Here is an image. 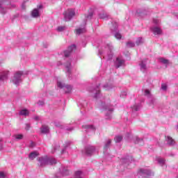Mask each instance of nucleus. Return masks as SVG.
Listing matches in <instances>:
<instances>
[{"label": "nucleus", "mask_w": 178, "mask_h": 178, "mask_svg": "<svg viewBox=\"0 0 178 178\" xmlns=\"http://www.w3.org/2000/svg\"><path fill=\"white\" fill-rule=\"evenodd\" d=\"M38 166L40 168H44V166H47V165H55L56 164V159L48 156H42L38 157Z\"/></svg>", "instance_id": "1"}, {"label": "nucleus", "mask_w": 178, "mask_h": 178, "mask_svg": "<svg viewBox=\"0 0 178 178\" xmlns=\"http://www.w3.org/2000/svg\"><path fill=\"white\" fill-rule=\"evenodd\" d=\"M111 34L117 40H122V34L119 33V29H118V23L114 22H112V26H111Z\"/></svg>", "instance_id": "2"}, {"label": "nucleus", "mask_w": 178, "mask_h": 178, "mask_svg": "<svg viewBox=\"0 0 178 178\" xmlns=\"http://www.w3.org/2000/svg\"><path fill=\"white\" fill-rule=\"evenodd\" d=\"M23 76V72L18 71L14 74L13 77L11 79L12 83L15 86H20V83H22V76Z\"/></svg>", "instance_id": "3"}, {"label": "nucleus", "mask_w": 178, "mask_h": 178, "mask_svg": "<svg viewBox=\"0 0 178 178\" xmlns=\"http://www.w3.org/2000/svg\"><path fill=\"white\" fill-rule=\"evenodd\" d=\"M8 5H10V0H0V13L6 15V9H9Z\"/></svg>", "instance_id": "4"}, {"label": "nucleus", "mask_w": 178, "mask_h": 178, "mask_svg": "<svg viewBox=\"0 0 178 178\" xmlns=\"http://www.w3.org/2000/svg\"><path fill=\"white\" fill-rule=\"evenodd\" d=\"M100 108L101 109H104V111H108V113H106V119H107V120L112 119V112L113 108H111V105H105V103H102Z\"/></svg>", "instance_id": "5"}, {"label": "nucleus", "mask_w": 178, "mask_h": 178, "mask_svg": "<svg viewBox=\"0 0 178 178\" xmlns=\"http://www.w3.org/2000/svg\"><path fill=\"white\" fill-rule=\"evenodd\" d=\"M99 87H101V83H98L95 87H90L88 89L90 92L95 94L94 98H95V99H98L101 95V90H99Z\"/></svg>", "instance_id": "6"}, {"label": "nucleus", "mask_w": 178, "mask_h": 178, "mask_svg": "<svg viewBox=\"0 0 178 178\" xmlns=\"http://www.w3.org/2000/svg\"><path fill=\"white\" fill-rule=\"evenodd\" d=\"M74 15H76V13L73 9L67 10V11L64 12L63 15L65 22H70Z\"/></svg>", "instance_id": "7"}, {"label": "nucleus", "mask_w": 178, "mask_h": 178, "mask_svg": "<svg viewBox=\"0 0 178 178\" xmlns=\"http://www.w3.org/2000/svg\"><path fill=\"white\" fill-rule=\"evenodd\" d=\"M131 162H134V159L130 156H126L120 159L121 165L126 166V168H127V166H129Z\"/></svg>", "instance_id": "8"}, {"label": "nucleus", "mask_w": 178, "mask_h": 178, "mask_svg": "<svg viewBox=\"0 0 178 178\" xmlns=\"http://www.w3.org/2000/svg\"><path fill=\"white\" fill-rule=\"evenodd\" d=\"M83 152L85 155H87V156H91V155L95 152V147L89 145L85 147V149Z\"/></svg>", "instance_id": "9"}, {"label": "nucleus", "mask_w": 178, "mask_h": 178, "mask_svg": "<svg viewBox=\"0 0 178 178\" xmlns=\"http://www.w3.org/2000/svg\"><path fill=\"white\" fill-rule=\"evenodd\" d=\"M63 176H69V170L66 167H61L59 172L56 175V177H62Z\"/></svg>", "instance_id": "10"}, {"label": "nucleus", "mask_w": 178, "mask_h": 178, "mask_svg": "<svg viewBox=\"0 0 178 178\" xmlns=\"http://www.w3.org/2000/svg\"><path fill=\"white\" fill-rule=\"evenodd\" d=\"M57 86L59 88H64L65 92L66 94H69V92H72V86L70 85H65L62 82H57Z\"/></svg>", "instance_id": "11"}, {"label": "nucleus", "mask_w": 178, "mask_h": 178, "mask_svg": "<svg viewBox=\"0 0 178 178\" xmlns=\"http://www.w3.org/2000/svg\"><path fill=\"white\" fill-rule=\"evenodd\" d=\"M105 48L106 49H108V52L107 53V60H111L112 58H113V52H112L113 46H112L111 44H107Z\"/></svg>", "instance_id": "12"}, {"label": "nucleus", "mask_w": 178, "mask_h": 178, "mask_svg": "<svg viewBox=\"0 0 178 178\" xmlns=\"http://www.w3.org/2000/svg\"><path fill=\"white\" fill-rule=\"evenodd\" d=\"M9 76V71H2L0 72V84H3L8 80Z\"/></svg>", "instance_id": "13"}, {"label": "nucleus", "mask_w": 178, "mask_h": 178, "mask_svg": "<svg viewBox=\"0 0 178 178\" xmlns=\"http://www.w3.org/2000/svg\"><path fill=\"white\" fill-rule=\"evenodd\" d=\"M40 9H42V5L38 6L37 8H34L31 12L32 17H40Z\"/></svg>", "instance_id": "14"}, {"label": "nucleus", "mask_w": 178, "mask_h": 178, "mask_svg": "<svg viewBox=\"0 0 178 178\" xmlns=\"http://www.w3.org/2000/svg\"><path fill=\"white\" fill-rule=\"evenodd\" d=\"M74 50H76V44L70 46L68 49L64 51L65 57L69 58V56H70V54H72V52H73Z\"/></svg>", "instance_id": "15"}, {"label": "nucleus", "mask_w": 178, "mask_h": 178, "mask_svg": "<svg viewBox=\"0 0 178 178\" xmlns=\"http://www.w3.org/2000/svg\"><path fill=\"white\" fill-rule=\"evenodd\" d=\"M124 62H125L124 60L118 57L115 61V66L116 69H119V67H120L121 66H123V65H124Z\"/></svg>", "instance_id": "16"}, {"label": "nucleus", "mask_w": 178, "mask_h": 178, "mask_svg": "<svg viewBox=\"0 0 178 178\" xmlns=\"http://www.w3.org/2000/svg\"><path fill=\"white\" fill-rule=\"evenodd\" d=\"M65 68L67 69L66 74L68 77L72 74V61L69 60L65 63Z\"/></svg>", "instance_id": "17"}, {"label": "nucleus", "mask_w": 178, "mask_h": 178, "mask_svg": "<svg viewBox=\"0 0 178 178\" xmlns=\"http://www.w3.org/2000/svg\"><path fill=\"white\" fill-rule=\"evenodd\" d=\"M82 129H84L86 133H88V131H95V127L93 125H83Z\"/></svg>", "instance_id": "18"}, {"label": "nucleus", "mask_w": 178, "mask_h": 178, "mask_svg": "<svg viewBox=\"0 0 178 178\" xmlns=\"http://www.w3.org/2000/svg\"><path fill=\"white\" fill-rule=\"evenodd\" d=\"M38 155H40V153H38V152L37 151L31 152L29 154V159H30V161H34V159H35V158H37Z\"/></svg>", "instance_id": "19"}, {"label": "nucleus", "mask_w": 178, "mask_h": 178, "mask_svg": "<svg viewBox=\"0 0 178 178\" xmlns=\"http://www.w3.org/2000/svg\"><path fill=\"white\" fill-rule=\"evenodd\" d=\"M165 141L167 143V145H169L170 147H173L175 144V140H173L170 136H167L165 138Z\"/></svg>", "instance_id": "20"}, {"label": "nucleus", "mask_w": 178, "mask_h": 178, "mask_svg": "<svg viewBox=\"0 0 178 178\" xmlns=\"http://www.w3.org/2000/svg\"><path fill=\"white\" fill-rule=\"evenodd\" d=\"M139 66L140 67L141 72H143V73H145V71L147 70V63H145V61H140V63H139Z\"/></svg>", "instance_id": "21"}, {"label": "nucleus", "mask_w": 178, "mask_h": 178, "mask_svg": "<svg viewBox=\"0 0 178 178\" xmlns=\"http://www.w3.org/2000/svg\"><path fill=\"white\" fill-rule=\"evenodd\" d=\"M151 30L155 35H159L162 34V30H161V29H159L158 26L151 28Z\"/></svg>", "instance_id": "22"}, {"label": "nucleus", "mask_w": 178, "mask_h": 178, "mask_svg": "<svg viewBox=\"0 0 178 178\" xmlns=\"http://www.w3.org/2000/svg\"><path fill=\"white\" fill-rule=\"evenodd\" d=\"M99 19H102L103 20H108V19H111L109 15L105 13H102L99 14Z\"/></svg>", "instance_id": "23"}, {"label": "nucleus", "mask_w": 178, "mask_h": 178, "mask_svg": "<svg viewBox=\"0 0 178 178\" xmlns=\"http://www.w3.org/2000/svg\"><path fill=\"white\" fill-rule=\"evenodd\" d=\"M112 143V140L108 139L107 142L104 144V152H106L108 149L111 147V144Z\"/></svg>", "instance_id": "24"}, {"label": "nucleus", "mask_w": 178, "mask_h": 178, "mask_svg": "<svg viewBox=\"0 0 178 178\" xmlns=\"http://www.w3.org/2000/svg\"><path fill=\"white\" fill-rule=\"evenodd\" d=\"M103 88L106 91H109V90H112L113 88V85H112V83H105L103 86Z\"/></svg>", "instance_id": "25"}, {"label": "nucleus", "mask_w": 178, "mask_h": 178, "mask_svg": "<svg viewBox=\"0 0 178 178\" xmlns=\"http://www.w3.org/2000/svg\"><path fill=\"white\" fill-rule=\"evenodd\" d=\"M135 144H138V145H144V139L136 136L135 138Z\"/></svg>", "instance_id": "26"}, {"label": "nucleus", "mask_w": 178, "mask_h": 178, "mask_svg": "<svg viewBox=\"0 0 178 178\" xmlns=\"http://www.w3.org/2000/svg\"><path fill=\"white\" fill-rule=\"evenodd\" d=\"M156 161L161 166H163L165 165V162H166V160L162 157H157Z\"/></svg>", "instance_id": "27"}, {"label": "nucleus", "mask_w": 178, "mask_h": 178, "mask_svg": "<svg viewBox=\"0 0 178 178\" xmlns=\"http://www.w3.org/2000/svg\"><path fill=\"white\" fill-rule=\"evenodd\" d=\"M160 62L161 63H162L163 65H165V67H168V65H169L170 63V62L169 61V60L166 59V58H160Z\"/></svg>", "instance_id": "28"}, {"label": "nucleus", "mask_w": 178, "mask_h": 178, "mask_svg": "<svg viewBox=\"0 0 178 178\" xmlns=\"http://www.w3.org/2000/svg\"><path fill=\"white\" fill-rule=\"evenodd\" d=\"M29 113H30L29 112V110H27V109H22L19 112V115L21 116H29Z\"/></svg>", "instance_id": "29"}, {"label": "nucleus", "mask_w": 178, "mask_h": 178, "mask_svg": "<svg viewBox=\"0 0 178 178\" xmlns=\"http://www.w3.org/2000/svg\"><path fill=\"white\" fill-rule=\"evenodd\" d=\"M149 105H152L153 106L156 105L158 104V102L156 101V99L155 97H153L152 96L151 98H149Z\"/></svg>", "instance_id": "30"}, {"label": "nucleus", "mask_w": 178, "mask_h": 178, "mask_svg": "<svg viewBox=\"0 0 178 178\" xmlns=\"http://www.w3.org/2000/svg\"><path fill=\"white\" fill-rule=\"evenodd\" d=\"M136 45H142V44H144V39L141 37H139L136 39Z\"/></svg>", "instance_id": "31"}, {"label": "nucleus", "mask_w": 178, "mask_h": 178, "mask_svg": "<svg viewBox=\"0 0 178 178\" xmlns=\"http://www.w3.org/2000/svg\"><path fill=\"white\" fill-rule=\"evenodd\" d=\"M49 131V128L48 127L42 126L41 128V133L43 134H47Z\"/></svg>", "instance_id": "32"}, {"label": "nucleus", "mask_w": 178, "mask_h": 178, "mask_svg": "<svg viewBox=\"0 0 178 178\" xmlns=\"http://www.w3.org/2000/svg\"><path fill=\"white\" fill-rule=\"evenodd\" d=\"M69 145H70V142H66L64 148L61 150V154H65V152H66V149H67Z\"/></svg>", "instance_id": "33"}, {"label": "nucleus", "mask_w": 178, "mask_h": 178, "mask_svg": "<svg viewBox=\"0 0 178 178\" xmlns=\"http://www.w3.org/2000/svg\"><path fill=\"white\" fill-rule=\"evenodd\" d=\"M133 112H138L140 111V104H135L131 107Z\"/></svg>", "instance_id": "34"}, {"label": "nucleus", "mask_w": 178, "mask_h": 178, "mask_svg": "<svg viewBox=\"0 0 178 178\" xmlns=\"http://www.w3.org/2000/svg\"><path fill=\"white\" fill-rule=\"evenodd\" d=\"M84 31H85L84 28H79V29L76 30V33L78 35H80V34H83V33H84Z\"/></svg>", "instance_id": "35"}, {"label": "nucleus", "mask_w": 178, "mask_h": 178, "mask_svg": "<svg viewBox=\"0 0 178 178\" xmlns=\"http://www.w3.org/2000/svg\"><path fill=\"white\" fill-rule=\"evenodd\" d=\"M23 134H15L14 136V138H15V140H17V141H19V140H23Z\"/></svg>", "instance_id": "36"}, {"label": "nucleus", "mask_w": 178, "mask_h": 178, "mask_svg": "<svg viewBox=\"0 0 178 178\" xmlns=\"http://www.w3.org/2000/svg\"><path fill=\"white\" fill-rule=\"evenodd\" d=\"M123 140V136H117L115 137L114 140L115 143H120Z\"/></svg>", "instance_id": "37"}, {"label": "nucleus", "mask_w": 178, "mask_h": 178, "mask_svg": "<svg viewBox=\"0 0 178 178\" xmlns=\"http://www.w3.org/2000/svg\"><path fill=\"white\" fill-rule=\"evenodd\" d=\"M65 30H66L65 26H58L57 28V31H58L59 33H61L62 31H65Z\"/></svg>", "instance_id": "38"}, {"label": "nucleus", "mask_w": 178, "mask_h": 178, "mask_svg": "<svg viewBox=\"0 0 178 178\" xmlns=\"http://www.w3.org/2000/svg\"><path fill=\"white\" fill-rule=\"evenodd\" d=\"M127 48H134V47H136V44H134V42H127Z\"/></svg>", "instance_id": "39"}, {"label": "nucleus", "mask_w": 178, "mask_h": 178, "mask_svg": "<svg viewBox=\"0 0 178 178\" xmlns=\"http://www.w3.org/2000/svg\"><path fill=\"white\" fill-rule=\"evenodd\" d=\"M145 95H146L147 98H151L152 97V95H151V92L148 90H145Z\"/></svg>", "instance_id": "40"}, {"label": "nucleus", "mask_w": 178, "mask_h": 178, "mask_svg": "<svg viewBox=\"0 0 178 178\" xmlns=\"http://www.w3.org/2000/svg\"><path fill=\"white\" fill-rule=\"evenodd\" d=\"M93 14L92 13H90L87 16H86V19L87 20H91L92 19Z\"/></svg>", "instance_id": "41"}, {"label": "nucleus", "mask_w": 178, "mask_h": 178, "mask_svg": "<svg viewBox=\"0 0 178 178\" xmlns=\"http://www.w3.org/2000/svg\"><path fill=\"white\" fill-rule=\"evenodd\" d=\"M126 95H127V92L123 91V92H121L120 97L122 98H124V97H126Z\"/></svg>", "instance_id": "42"}, {"label": "nucleus", "mask_w": 178, "mask_h": 178, "mask_svg": "<svg viewBox=\"0 0 178 178\" xmlns=\"http://www.w3.org/2000/svg\"><path fill=\"white\" fill-rule=\"evenodd\" d=\"M161 89L163 90V91H166V90H168V86L165 84H162L161 85Z\"/></svg>", "instance_id": "43"}, {"label": "nucleus", "mask_w": 178, "mask_h": 178, "mask_svg": "<svg viewBox=\"0 0 178 178\" xmlns=\"http://www.w3.org/2000/svg\"><path fill=\"white\" fill-rule=\"evenodd\" d=\"M81 105L83 106V108H86V106L88 105L87 101H83L82 103H81Z\"/></svg>", "instance_id": "44"}, {"label": "nucleus", "mask_w": 178, "mask_h": 178, "mask_svg": "<svg viewBox=\"0 0 178 178\" xmlns=\"http://www.w3.org/2000/svg\"><path fill=\"white\" fill-rule=\"evenodd\" d=\"M81 171H76V172H75V176L76 177H80V176H81Z\"/></svg>", "instance_id": "45"}, {"label": "nucleus", "mask_w": 178, "mask_h": 178, "mask_svg": "<svg viewBox=\"0 0 178 178\" xmlns=\"http://www.w3.org/2000/svg\"><path fill=\"white\" fill-rule=\"evenodd\" d=\"M3 149V145L2 144V138H0V151Z\"/></svg>", "instance_id": "46"}, {"label": "nucleus", "mask_w": 178, "mask_h": 178, "mask_svg": "<svg viewBox=\"0 0 178 178\" xmlns=\"http://www.w3.org/2000/svg\"><path fill=\"white\" fill-rule=\"evenodd\" d=\"M153 23H154V24H159V20L157 19H153Z\"/></svg>", "instance_id": "47"}, {"label": "nucleus", "mask_w": 178, "mask_h": 178, "mask_svg": "<svg viewBox=\"0 0 178 178\" xmlns=\"http://www.w3.org/2000/svg\"><path fill=\"white\" fill-rule=\"evenodd\" d=\"M38 105H39L40 106H42V105H44V101L40 100V101L38 102Z\"/></svg>", "instance_id": "48"}, {"label": "nucleus", "mask_w": 178, "mask_h": 178, "mask_svg": "<svg viewBox=\"0 0 178 178\" xmlns=\"http://www.w3.org/2000/svg\"><path fill=\"white\" fill-rule=\"evenodd\" d=\"M54 124H55L56 127H60L62 129V125H60V123L55 122Z\"/></svg>", "instance_id": "49"}, {"label": "nucleus", "mask_w": 178, "mask_h": 178, "mask_svg": "<svg viewBox=\"0 0 178 178\" xmlns=\"http://www.w3.org/2000/svg\"><path fill=\"white\" fill-rule=\"evenodd\" d=\"M25 126V130H30V124H26Z\"/></svg>", "instance_id": "50"}, {"label": "nucleus", "mask_w": 178, "mask_h": 178, "mask_svg": "<svg viewBox=\"0 0 178 178\" xmlns=\"http://www.w3.org/2000/svg\"><path fill=\"white\" fill-rule=\"evenodd\" d=\"M74 129L73 127H70V128H67L65 129V130H67V131H72V130H74Z\"/></svg>", "instance_id": "51"}, {"label": "nucleus", "mask_w": 178, "mask_h": 178, "mask_svg": "<svg viewBox=\"0 0 178 178\" xmlns=\"http://www.w3.org/2000/svg\"><path fill=\"white\" fill-rule=\"evenodd\" d=\"M22 9H26V4H25V3H23L22 4Z\"/></svg>", "instance_id": "52"}, {"label": "nucleus", "mask_w": 178, "mask_h": 178, "mask_svg": "<svg viewBox=\"0 0 178 178\" xmlns=\"http://www.w3.org/2000/svg\"><path fill=\"white\" fill-rule=\"evenodd\" d=\"M40 118L38 116L34 117L35 120H39Z\"/></svg>", "instance_id": "53"}, {"label": "nucleus", "mask_w": 178, "mask_h": 178, "mask_svg": "<svg viewBox=\"0 0 178 178\" xmlns=\"http://www.w3.org/2000/svg\"><path fill=\"white\" fill-rule=\"evenodd\" d=\"M30 147H34V142H31Z\"/></svg>", "instance_id": "54"}, {"label": "nucleus", "mask_w": 178, "mask_h": 178, "mask_svg": "<svg viewBox=\"0 0 178 178\" xmlns=\"http://www.w3.org/2000/svg\"><path fill=\"white\" fill-rule=\"evenodd\" d=\"M168 156H175V154L171 153V154H168Z\"/></svg>", "instance_id": "55"}, {"label": "nucleus", "mask_w": 178, "mask_h": 178, "mask_svg": "<svg viewBox=\"0 0 178 178\" xmlns=\"http://www.w3.org/2000/svg\"><path fill=\"white\" fill-rule=\"evenodd\" d=\"M99 55H103L104 54V52L101 51L100 50L99 51Z\"/></svg>", "instance_id": "56"}, {"label": "nucleus", "mask_w": 178, "mask_h": 178, "mask_svg": "<svg viewBox=\"0 0 178 178\" xmlns=\"http://www.w3.org/2000/svg\"><path fill=\"white\" fill-rule=\"evenodd\" d=\"M11 6H12V8H15V5H11Z\"/></svg>", "instance_id": "57"}, {"label": "nucleus", "mask_w": 178, "mask_h": 178, "mask_svg": "<svg viewBox=\"0 0 178 178\" xmlns=\"http://www.w3.org/2000/svg\"><path fill=\"white\" fill-rule=\"evenodd\" d=\"M1 66H2V63L0 62V67H1Z\"/></svg>", "instance_id": "58"}, {"label": "nucleus", "mask_w": 178, "mask_h": 178, "mask_svg": "<svg viewBox=\"0 0 178 178\" xmlns=\"http://www.w3.org/2000/svg\"><path fill=\"white\" fill-rule=\"evenodd\" d=\"M56 149V147H54V151Z\"/></svg>", "instance_id": "59"}, {"label": "nucleus", "mask_w": 178, "mask_h": 178, "mask_svg": "<svg viewBox=\"0 0 178 178\" xmlns=\"http://www.w3.org/2000/svg\"><path fill=\"white\" fill-rule=\"evenodd\" d=\"M54 152H55V151L52 152L53 154H54Z\"/></svg>", "instance_id": "60"}, {"label": "nucleus", "mask_w": 178, "mask_h": 178, "mask_svg": "<svg viewBox=\"0 0 178 178\" xmlns=\"http://www.w3.org/2000/svg\"><path fill=\"white\" fill-rule=\"evenodd\" d=\"M58 65H61L60 63H58Z\"/></svg>", "instance_id": "61"}]
</instances>
